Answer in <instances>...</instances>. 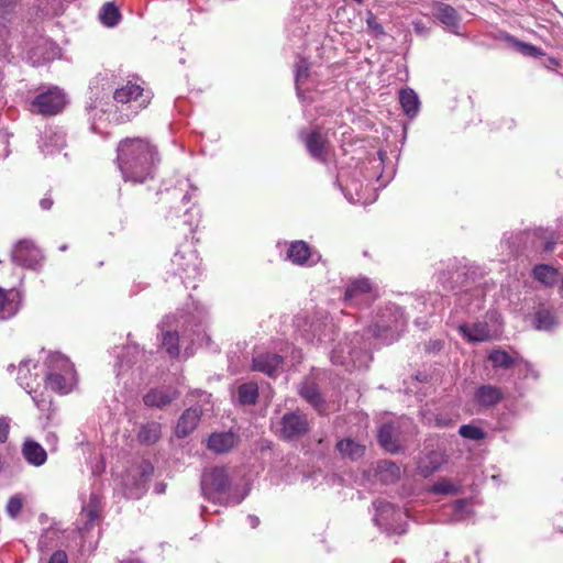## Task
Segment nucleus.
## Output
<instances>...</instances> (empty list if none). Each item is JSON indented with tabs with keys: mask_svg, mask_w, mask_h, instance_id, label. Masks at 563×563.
<instances>
[{
	"mask_svg": "<svg viewBox=\"0 0 563 563\" xmlns=\"http://www.w3.org/2000/svg\"><path fill=\"white\" fill-rule=\"evenodd\" d=\"M161 437V426L156 422H150L141 427L137 439L143 444L155 443Z\"/></svg>",
	"mask_w": 563,
	"mask_h": 563,
	"instance_id": "obj_37",
	"label": "nucleus"
},
{
	"mask_svg": "<svg viewBox=\"0 0 563 563\" xmlns=\"http://www.w3.org/2000/svg\"><path fill=\"white\" fill-rule=\"evenodd\" d=\"M236 435L231 431L212 433L208 439V448L222 454L229 452L236 444Z\"/></svg>",
	"mask_w": 563,
	"mask_h": 563,
	"instance_id": "obj_24",
	"label": "nucleus"
},
{
	"mask_svg": "<svg viewBox=\"0 0 563 563\" xmlns=\"http://www.w3.org/2000/svg\"><path fill=\"white\" fill-rule=\"evenodd\" d=\"M518 47L520 52L526 56L537 57L543 55L540 48L528 43L518 42Z\"/></svg>",
	"mask_w": 563,
	"mask_h": 563,
	"instance_id": "obj_48",
	"label": "nucleus"
},
{
	"mask_svg": "<svg viewBox=\"0 0 563 563\" xmlns=\"http://www.w3.org/2000/svg\"><path fill=\"white\" fill-rule=\"evenodd\" d=\"M40 206L43 210H49L53 206V200L49 197L41 199Z\"/></svg>",
	"mask_w": 563,
	"mask_h": 563,
	"instance_id": "obj_55",
	"label": "nucleus"
},
{
	"mask_svg": "<svg viewBox=\"0 0 563 563\" xmlns=\"http://www.w3.org/2000/svg\"><path fill=\"white\" fill-rule=\"evenodd\" d=\"M44 382L46 389H51L58 394H68L76 385L77 378L76 374H71L69 371L66 372V374L46 371Z\"/></svg>",
	"mask_w": 563,
	"mask_h": 563,
	"instance_id": "obj_12",
	"label": "nucleus"
},
{
	"mask_svg": "<svg viewBox=\"0 0 563 563\" xmlns=\"http://www.w3.org/2000/svg\"><path fill=\"white\" fill-rule=\"evenodd\" d=\"M31 367L36 368V364L32 361H22L19 365L16 380L19 385L24 388L30 395L36 393V387L40 386L38 373H31Z\"/></svg>",
	"mask_w": 563,
	"mask_h": 563,
	"instance_id": "obj_18",
	"label": "nucleus"
},
{
	"mask_svg": "<svg viewBox=\"0 0 563 563\" xmlns=\"http://www.w3.org/2000/svg\"><path fill=\"white\" fill-rule=\"evenodd\" d=\"M532 275L544 286H553L559 279L558 271L545 264L537 265L532 271Z\"/></svg>",
	"mask_w": 563,
	"mask_h": 563,
	"instance_id": "obj_34",
	"label": "nucleus"
},
{
	"mask_svg": "<svg viewBox=\"0 0 563 563\" xmlns=\"http://www.w3.org/2000/svg\"><path fill=\"white\" fill-rule=\"evenodd\" d=\"M336 450L342 456L349 457L353 461L358 460L364 455L365 446L356 443L352 439H342L336 443Z\"/></svg>",
	"mask_w": 563,
	"mask_h": 563,
	"instance_id": "obj_30",
	"label": "nucleus"
},
{
	"mask_svg": "<svg viewBox=\"0 0 563 563\" xmlns=\"http://www.w3.org/2000/svg\"><path fill=\"white\" fill-rule=\"evenodd\" d=\"M141 351L136 344H128L124 347L123 354L119 357L118 365L120 368L130 367L136 362V357Z\"/></svg>",
	"mask_w": 563,
	"mask_h": 563,
	"instance_id": "obj_41",
	"label": "nucleus"
},
{
	"mask_svg": "<svg viewBox=\"0 0 563 563\" xmlns=\"http://www.w3.org/2000/svg\"><path fill=\"white\" fill-rule=\"evenodd\" d=\"M200 407H191L183 412L180 416L178 423L176 426V434L179 438H184L192 432L201 417Z\"/></svg>",
	"mask_w": 563,
	"mask_h": 563,
	"instance_id": "obj_21",
	"label": "nucleus"
},
{
	"mask_svg": "<svg viewBox=\"0 0 563 563\" xmlns=\"http://www.w3.org/2000/svg\"><path fill=\"white\" fill-rule=\"evenodd\" d=\"M185 223L188 224L190 228L198 224V222H194L192 220H189V219L188 220L186 219Z\"/></svg>",
	"mask_w": 563,
	"mask_h": 563,
	"instance_id": "obj_60",
	"label": "nucleus"
},
{
	"mask_svg": "<svg viewBox=\"0 0 563 563\" xmlns=\"http://www.w3.org/2000/svg\"><path fill=\"white\" fill-rule=\"evenodd\" d=\"M360 353L361 351H357L354 346H351L347 343H340L332 350L331 361L333 364L344 365L346 367H350L351 365L353 367H357L362 365V362L360 361Z\"/></svg>",
	"mask_w": 563,
	"mask_h": 563,
	"instance_id": "obj_15",
	"label": "nucleus"
},
{
	"mask_svg": "<svg viewBox=\"0 0 563 563\" xmlns=\"http://www.w3.org/2000/svg\"><path fill=\"white\" fill-rule=\"evenodd\" d=\"M432 14L449 30L457 34L461 18L456 10L444 2L435 1L432 3Z\"/></svg>",
	"mask_w": 563,
	"mask_h": 563,
	"instance_id": "obj_13",
	"label": "nucleus"
},
{
	"mask_svg": "<svg viewBox=\"0 0 563 563\" xmlns=\"http://www.w3.org/2000/svg\"><path fill=\"white\" fill-rule=\"evenodd\" d=\"M122 563H141V562L136 561V560H131V561H126V562H122Z\"/></svg>",
	"mask_w": 563,
	"mask_h": 563,
	"instance_id": "obj_63",
	"label": "nucleus"
},
{
	"mask_svg": "<svg viewBox=\"0 0 563 563\" xmlns=\"http://www.w3.org/2000/svg\"><path fill=\"white\" fill-rule=\"evenodd\" d=\"M287 257L296 265H313L309 245L303 241L292 242L288 249Z\"/></svg>",
	"mask_w": 563,
	"mask_h": 563,
	"instance_id": "obj_25",
	"label": "nucleus"
},
{
	"mask_svg": "<svg viewBox=\"0 0 563 563\" xmlns=\"http://www.w3.org/2000/svg\"><path fill=\"white\" fill-rule=\"evenodd\" d=\"M300 139L303 141L307 151L312 158L319 162H325L327 159V140L322 136L319 131H312L305 134L300 133Z\"/></svg>",
	"mask_w": 563,
	"mask_h": 563,
	"instance_id": "obj_14",
	"label": "nucleus"
},
{
	"mask_svg": "<svg viewBox=\"0 0 563 563\" xmlns=\"http://www.w3.org/2000/svg\"><path fill=\"white\" fill-rule=\"evenodd\" d=\"M177 397V391L172 387L151 389L143 398L147 407L163 408Z\"/></svg>",
	"mask_w": 563,
	"mask_h": 563,
	"instance_id": "obj_20",
	"label": "nucleus"
},
{
	"mask_svg": "<svg viewBox=\"0 0 563 563\" xmlns=\"http://www.w3.org/2000/svg\"><path fill=\"white\" fill-rule=\"evenodd\" d=\"M375 508L374 522L388 534H402L406 532V512L395 505L376 500L373 503Z\"/></svg>",
	"mask_w": 563,
	"mask_h": 563,
	"instance_id": "obj_4",
	"label": "nucleus"
},
{
	"mask_svg": "<svg viewBox=\"0 0 563 563\" xmlns=\"http://www.w3.org/2000/svg\"><path fill=\"white\" fill-rule=\"evenodd\" d=\"M48 563H68V558L65 551L58 550L54 552Z\"/></svg>",
	"mask_w": 563,
	"mask_h": 563,
	"instance_id": "obj_51",
	"label": "nucleus"
},
{
	"mask_svg": "<svg viewBox=\"0 0 563 563\" xmlns=\"http://www.w3.org/2000/svg\"><path fill=\"white\" fill-rule=\"evenodd\" d=\"M452 520L462 521L471 516L472 511L466 499H459L452 506Z\"/></svg>",
	"mask_w": 563,
	"mask_h": 563,
	"instance_id": "obj_43",
	"label": "nucleus"
},
{
	"mask_svg": "<svg viewBox=\"0 0 563 563\" xmlns=\"http://www.w3.org/2000/svg\"><path fill=\"white\" fill-rule=\"evenodd\" d=\"M555 242L553 240L547 241L544 244V251L551 252L554 249Z\"/></svg>",
	"mask_w": 563,
	"mask_h": 563,
	"instance_id": "obj_59",
	"label": "nucleus"
},
{
	"mask_svg": "<svg viewBox=\"0 0 563 563\" xmlns=\"http://www.w3.org/2000/svg\"><path fill=\"white\" fill-rule=\"evenodd\" d=\"M247 520H249V522H250L252 528H256L258 526V523H260V519L256 516H253V515H250L247 517Z\"/></svg>",
	"mask_w": 563,
	"mask_h": 563,
	"instance_id": "obj_58",
	"label": "nucleus"
},
{
	"mask_svg": "<svg viewBox=\"0 0 563 563\" xmlns=\"http://www.w3.org/2000/svg\"><path fill=\"white\" fill-rule=\"evenodd\" d=\"M407 320L400 308L388 306L382 310L377 320L368 328V333L382 341L384 344H390L398 339L405 330Z\"/></svg>",
	"mask_w": 563,
	"mask_h": 563,
	"instance_id": "obj_3",
	"label": "nucleus"
},
{
	"mask_svg": "<svg viewBox=\"0 0 563 563\" xmlns=\"http://www.w3.org/2000/svg\"><path fill=\"white\" fill-rule=\"evenodd\" d=\"M113 99L118 104L122 119L129 121L150 104L152 93L139 84L129 80L125 85L114 90Z\"/></svg>",
	"mask_w": 563,
	"mask_h": 563,
	"instance_id": "obj_2",
	"label": "nucleus"
},
{
	"mask_svg": "<svg viewBox=\"0 0 563 563\" xmlns=\"http://www.w3.org/2000/svg\"><path fill=\"white\" fill-rule=\"evenodd\" d=\"M40 147L44 154H53V150L44 148L43 145H41Z\"/></svg>",
	"mask_w": 563,
	"mask_h": 563,
	"instance_id": "obj_61",
	"label": "nucleus"
},
{
	"mask_svg": "<svg viewBox=\"0 0 563 563\" xmlns=\"http://www.w3.org/2000/svg\"><path fill=\"white\" fill-rule=\"evenodd\" d=\"M117 152L118 166L125 181L143 184L154 178L159 158L148 141L140 137L122 140Z\"/></svg>",
	"mask_w": 563,
	"mask_h": 563,
	"instance_id": "obj_1",
	"label": "nucleus"
},
{
	"mask_svg": "<svg viewBox=\"0 0 563 563\" xmlns=\"http://www.w3.org/2000/svg\"><path fill=\"white\" fill-rule=\"evenodd\" d=\"M378 441L380 445L390 453H397L400 445L395 438V428L393 424L385 423L378 430Z\"/></svg>",
	"mask_w": 563,
	"mask_h": 563,
	"instance_id": "obj_29",
	"label": "nucleus"
},
{
	"mask_svg": "<svg viewBox=\"0 0 563 563\" xmlns=\"http://www.w3.org/2000/svg\"><path fill=\"white\" fill-rule=\"evenodd\" d=\"M24 504V496L22 494H15L11 496L7 503L5 511L12 519L18 518Z\"/></svg>",
	"mask_w": 563,
	"mask_h": 563,
	"instance_id": "obj_42",
	"label": "nucleus"
},
{
	"mask_svg": "<svg viewBox=\"0 0 563 563\" xmlns=\"http://www.w3.org/2000/svg\"><path fill=\"white\" fill-rule=\"evenodd\" d=\"M366 23L368 29L372 30L375 36H380L385 34L383 26L376 21V18L374 15L371 14Z\"/></svg>",
	"mask_w": 563,
	"mask_h": 563,
	"instance_id": "obj_49",
	"label": "nucleus"
},
{
	"mask_svg": "<svg viewBox=\"0 0 563 563\" xmlns=\"http://www.w3.org/2000/svg\"><path fill=\"white\" fill-rule=\"evenodd\" d=\"M15 298H20L19 292L10 291L9 296L0 288V320H7L16 314L19 305Z\"/></svg>",
	"mask_w": 563,
	"mask_h": 563,
	"instance_id": "obj_27",
	"label": "nucleus"
},
{
	"mask_svg": "<svg viewBox=\"0 0 563 563\" xmlns=\"http://www.w3.org/2000/svg\"><path fill=\"white\" fill-rule=\"evenodd\" d=\"M442 346H443L442 341H434V342H432V343L427 347V350H428V351H439V350H441V349H442Z\"/></svg>",
	"mask_w": 563,
	"mask_h": 563,
	"instance_id": "obj_56",
	"label": "nucleus"
},
{
	"mask_svg": "<svg viewBox=\"0 0 563 563\" xmlns=\"http://www.w3.org/2000/svg\"><path fill=\"white\" fill-rule=\"evenodd\" d=\"M174 264L178 266L180 278L188 285L190 280H196L200 275L201 261L195 251L187 254L177 252L173 258Z\"/></svg>",
	"mask_w": 563,
	"mask_h": 563,
	"instance_id": "obj_9",
	"label": "nucleus"
},
{
	"mask_svg": "<svg viewBox=\"0 0 563 563\" xmlns=\"http://www.w3.org/2000/svg\"><path fill=\"white\" fill-rule=\"evenodd\" d=\"M283 364V357L275 353H260L253 357L254 371L274 376L278 373Z\"/></svg>",
	"mask_w": 563,
	"mask_h": 563,
	"instance_id": "obj_17",
	"label": "nucleus"
},
{
	"mask_svg": "<svg viewBox=\"0 0 563 563\" xmlns=\"http://www.w3.org/2000/svg\"><path fill=\"white\" fill-rule=\"evenodd\" d=\"M11 422L12 420L10 417H0V444H4L8 441L11 429Z\"/></svg>",
	"mask_w": 563,
	"mask_h": 563,
	"instance_id": "obj_47",
	"label": "nucleus"
},
{
	"mask_svg": "<svg viewBox=\"0 0 563 563\" xmlns=\"http://www.w3.org/2000/svg\"><path fill=\"white\" fill-rule=\"evenodd\" d=\"M459 433L461 437L474 441L483 440L486 437L485 431L473 424H463L459 429Z\"/></svg>",
	"mask_w": 563,
	"mask_h": 563,
	"instance_id": "obj_44",
	"label": "nucleus"
},
{
	"mask_svg": "<svg viewBox=\"0 0 563 563\" xmlns=\"http://www.w3.org/2000/svg\"><path fill=\"white\" fill-rule=\"evenodd\" d=\"M24 460L32 466L40 467L47 461L45 449L35 440L26 438L21 446Z\"/></svg>",
	"mask_w": 563,
	"mask_h": 563,
	"instance_id": "obj_16",
	"label": "nucleus"
},
{
	"mask_svg": "<svg viewBox=\"0 0 563 563\" xmlns=\"http://www.w3.org/2000/svg\"><path fill=\"white\" fill-rule=\"evenodd\" d=\"M184 185H185L187 188H189V189H190V191H187V192L183 196V201H184V202H189V201H190V199H191V195H192L194 192H196V191L198 190V188H197L196 186L191 185V184L189 183V180H188V179L184 183Z\"/></svg>",
	"mask_w": 563,
	"mask_h": 563,
	"instance_id": "obj_53",
	"label": "nucleus"
},
{
	"mask_svg": "<svg viewBox=\"0 0 563 563\" xmlns=\"http://www.w3.org/2000/svg\"><path fill=\"white\" fill-rule=\"evenodd\" d=\"M504 395L500 388L493 385H482L474 394V401L484 408H490L496 406Z\"/></svg>",
	"mask_w": 563,
	"mask_h": 563,
	"instance_id": "obj_22",
	"label": "nucleus"
},
{
	"mask_svg": "<svg viewBox=\"0 0 563 563\" xmlns=\"http://www.w3.org/2000/svg\"><path fill=\"white\" fill-rule=\"evenodd\" d=\"M556 324L554 312L544 306L538 308L534 313V327L538 330H551Z\"/></svg>",
	"mask_w": 563,
	"mask_h": 563,
	"instance_id": "obj_33",
	"label": "nucleus"
},
{
	"mask_svg": "<svg viewBox=\"0 0 563 563\" xmlns=\"http://www.w3.org/2000/svg\"><path fill=\"white\" fill-rule=\"evenodd\" d=\"M457 329L470 342H485L493 339V334L486 322H475L472 324L462 323Z\"/></svg>",
	"mask_w": 563,
	"mask_h": 563,
	"instance_id": "obj_19",
	"label": "nucleus"
},
{
	"mask_svg": "<svg viewBox=\"0 0 563 563\" xmlns=\"http://www.w3.org/2000/svg\"><path fill=\"white\" fill-rule=\"evenodd\" d=\"M399 101L406 115L409 118L417 115L420 102L417 93L412 89H401L399 92Z\"/></svg>",
	"mask_w": 563,
	"mask_h": 563,
	"instance_id": "obj_28",
	"label": "nucleus"
},
{
	"mask_svg": "<svg viewBox=\"0 0 563 563\" xmlns=\"http://www.w3.org/2000/svg\"><path fill=\"white\" fill-rule=\"evenodd\" d=\"M372 284L367 278L352 280L344 294V300L353 305L367 303L372 299Z\"/></svg>",
	"mask_w": 563,
	"mask_h": 563,
	"instance_id": "obj_11",
	"label": "nucleus"
},
{
	"mask_svg": "<svg viewBox=\"0 0 563 563\" xmlns=\"http://www.w3.org/2000/svg\"><path fill=\"white\" fill-rule=\"evenodd\" d=\"M310 64L307 59L300 58L295 66V84L297 93L300 97L301 91L310 77L309 73Z\"/></svg>",
	"mask_w": 563,
	"mask_h": 563,
	"instance_id": "obj_36",
	"label": "nucleus"
},
{
	"mask_svg": "<svg viewBox=\"0 0 563 563\" xmlns=\"http://www.w3.org/2000/svg\"><path fill=\"white\" fill-rule=\"evenodd\" d=\"M201 493L207 499L213 494H224L230 487V478L222 467H214L203 472L201 476Z\"/></svg>",
	"mask_w": 563,
	"mask_h": 563,
	"instance_id": "obj_7",
	"label": "nucleus"
},
{
	"mask_svg": "<svg viewBox=\"0 0 563 563\" xmlns=\"http://www.w3.org/2000/svg\"><path fill=\"white\" fill-rule=\"evenodd\" d=\"M299 395L319 413L325 412V404L318 386L313 382H303L299 386Z\"/></svg>",
	"mask_w": 563,
	"mask_h": 563,
	"instance_id": "obj_23",
	"label": "nucleus"
},
{
	"mask_svg": "<svg viewBox=\"0 0 563 563\" xmlns=\"http://www.w3.org/2000/svg\"><path fill=\"white\" fill-rule=\"evenodd\" d=\"M368 474L377 482L393 484L400 478L401 468L390 460H380L372 464Z\"/></svg>",
	"mask_w": 563,
	"mask_h": 563,
	"instance_id": "obj_10",
	"label": "nucleus"
},
{
	"mask_svg": "<svg viewBox=\"0 0 563 563\" xmlns=\"http://www.w3.org/2000/svg\"><path fill=\"white\" fill-rule=\"evenodd\" d=\"M99 516V499L98 496L91 494L89 504L85 506L81 510L80 517L81 520H85L84 526L80 530L88 531L91 525Z\"/></svg>",
	"mask_w": 563,
	"mask_h": 563,
	"instance_id": "obj_32",
	"label": "nucleus"
},
{
	"mask_svg": "<svg viewBox=\"0 0 563 563\" xmlns=\"http://www.w3.org/2000/svg\"><path fill=\"white\" fill-rule=\"evenodd\" d=\"M310 430V421L300 410L286 412L278 422L277 433L280 439L292 441L306 435Z\"/></svg>",
	"mask_w": 563,
	"mask_h": 563,
	"instance_id": "obj_5",
	"label": "nucleus"
},
{
	"mask_svg": "<svg viewBox=\"0 0 563 563\" xmlns=\"http://www.w3.org/2000/svg\"><path fill=\"white\" fill-rule=\"evenodd\" d=\"M110 77H112V74H109V73H103V74H99L92 81V85H96L99 86L101 85L102 89H110L111 88V85L109 84V79Z\"/></svg>",
	"mask_w": 563,
	"mask_h": 563,
	"instance_id": "obj_50",
	"label": "nucleus"
},
{
	"mask_svg": "<svg viewBox=\"0 0 563 563\" xmlns=\"http://www.w3.org/2000/svg\"><path fill=\"white\" fill-rule=\"evenodd\" d=\"M99 18L102 24L108 27H113L119 23L121 14L119 9L113 3L108 2L101 8Z\"/></svg>",
	"mask_w": 563,
	"mask_h": 563,
	"instance_id": "obj_38",
	"label": "nucleus"
},
{
	"mask_svg": "<svg viewBox=\"0 0 563 563\" xmlns=\"http://www.w3.org/2000/svg\"><path fill=\"white\" fill-rule=\"evenodd\" d=\"M432 490L435 494L455 495L460 493V487L451 481L442 479L433 485Z\"/></svg>",
	"mask_w": 563,
	"mask_h": 563,
	"instance_id": "obj_46",
	"label": "nucleus"
},
{
	"mask_svg": "<svg viewBox=\"0 0 563 563\" xmlns=\"http://www.w3.org/2000/svg\"><path fill=\"white\" fill-rule=\"evenodd\" d=\"M47 371L59 372L60 374H66L69 369L71 374H76L74 365L71 362L60 353H52L48 355L46 360Z\"/></svg>",
	"mask_w": 563,
	"mask_h": 563,
	"instance_id": "obj_31",
	"label": "nucleus"
},
{
	"mask_svg": "<svg viewBox=\"0 0 563 563\" xmlns=\"http://www.w3.org/2000/svg\"><path fill=\"white\" fill-rule=\"evenodd\" d=\"M12 262L16 265L35 268L43 256L41 251L30 240H21L16 243L11 255Z\"/></svg>",
	"mask_w": 563,
	"mask_h": 563,
	"instance_id": "obj_8",
	"label": "nucleus"
},
{
	"mask_svg": "<svg viewBox=\"0 0 563 563\" xmlns=\"http://www.w3.org/2000/svg\"><path fill=\"white\" fill-rule=\"evenodd\" d=\"M412 27L418 35H427L429 33V29L421 20L412 21Z\"/></svg>",
	"mask_w": 563,
	"mask_h": 563,
	"instance_id": "obj_52",
	"label": "nucleus"
},
{
	"mask_svg": "<svg viewBox=\"0 0 563 563\" xmlns=\"http://www.w3.org/2000/svg\"><path fill=\"white\" fill-rule=\"evenodd\" d=\"M4 468V460L3 456L0 454V472Z\"/></svg>",
	"mask_w": 563,
	"mask_h": 563,
	"instance_id": "obj_62",
	"label": "nucleus"
},
{
	"mask_svg": "<svg viewBox=\"0 0 563 563\" xmlns=\"http://www.w3.org/2000/svg\"><path fill=\"white\" fill-rule=\"evenodd\" d=\"M444 455L439 451H431L418 463L419 474L428 477L437 472L444 463Z\"/></svg>",
	"mask_w": 563,
	"mask_h": 563,
	"instance_id": "obj_26",
	"label": "nucleus"
},
{
	"mask_svg": "<svg viewBox=\"0 0 563 563\" xmlns=\"http://www.w3.org/2000/svg\"><path fill=\"white\" fill-rule=\"evenodd\" d=\"M65 103V95L60 89L54 87L34 98L31 111L43 115H53L62 111Z\"/></svg>",
	"mask_w": 563,
	"mask_h": 563,
	"instance_id": "obj_6",
	"label": "nucleus"
},
{
	"mask_svg": "<svg viewBox=\"0 0 563 563\" xmlns=\"http://www.w3.org/2000/svg\"><path fill=\"white\" fill-rule=\"evenodd\" d=\"M36 407L46 415V419L51 420L52 413L55 411L53 408L52 399H47L43 394L32 396Z\"/></svg>",
	"mask_w": 563,
	"mask_h": 563,
	"instance_id": "obj_45",
	"label": "nucleus"
},
{
	"mask_svg": "<svg viewBox=\"0 0 563 563\" xmlns=\"http://www.w3.org/2000/svg\"><path fill=\"white\" fill-rule=\"evenodd\" d=\"M4 56H5V51L4 49H0V58L4 57Z\"/></svg>",
	"mask_w": 563,
	"mask_h": 563,
	"instance_id": "obj_64",
	"label": "nucleus"
},
{
	"mask_svg": "<svg viewBox=\"0 0 563 563\" xmlns=\"http://www.w3.org/2000/svg\"><path fill=\"white\" fill-rule=\"evenodd\" d=\"M488 360L493 363L494 367L500 368H509L515 362L508 352L501 350L492 351Z\"/></svg>",
	"mask_w": 563,
	"mask_h": 563,
	"instance_id": "obj_40",
	"label": "nucleus"
},
{
	"mask_svg": "<svg viewBox=\"0 0 563 563\" xmlns=\"http://www.w3.org/2000/svg\"><path fill=\"white\" fill-rule=\"evenodd\" d=\"M178 341L177 332L166 331L163 333L162 346L170 357H177L179 354Z\"/></svg>",
	"mask_w": 563,
	"mask_h": 563,
	"instance_id": "obj_39",
	"label": "nucleus"
},
{
	"mask_svg": "<svg viewBox=\"0 0 563 563\" xmlns=\"http://www.w3.org/2000/svg\"><path fill=\"white\" fill-rule=\"evenodd\" d=\"M543 65L548 69H554L556 66H559V62L553 57H547L543 62Z\"/></svg>",
	"mask_w": 563,
	"mask_h": 563,
	"instance_id": "obj_54",
	"label": "nucleus"
},
{
	"mask_svg": "<svg viewBox=\"0 0 563 563\" xmlns=\"http://www.w3.org/2000/svg\"><path fill=\"white\" fill-rule=\"evenodd\" d=\"M258 398V387L255 383H245L238 388V399L241 405H255Z\"/></svg>",
	"mask_w": 563,
	"mask_h": 563,
	"instance_id": "obj_35",
	"label": "nucleus"
},
{
	"mask_svg": "<svg viewBox=\"0 0 563 563\" xmlns=\"http://www.w3.org/2000/svg\"><path fill=\"white\" fill-rule=\"evenodd\" d=\"M18 0H0V8H10L15 5Z\"/></svg>",
	"mask_w": 563,
	"mask_h": 563,
	"instance_id": "obj_57",
	"label": "nucleus"
}]
</instances>
